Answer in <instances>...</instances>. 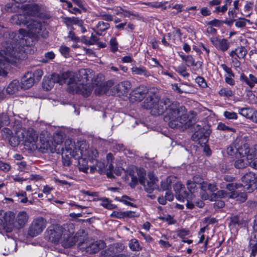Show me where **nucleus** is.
<instances>
[{
	"mask_svg": "<svg viewBox=\"0 0 257 257\" xmlns=\"http://www.w3.org/2000/svg\"><path fill=\"white\" fill-rule=\"evenodd\" d=\"M109 45L110 51L112 52L115 53L118 50V44L115 38L112 37L111 38L109 41Z\"/></svg>",
	"mask_w": 257,
	"mask_h": 257,
	"instance_id": "a18cd8bd",
	"label": "nucleus"
},
{
	"mask_svg": "<svg viewBox=\"0 0 257 257\" xmlns=\"http://www.w3.org/2000/svg\"><path fill=\"white\" fill-rule=\"evenodd\" d=\"M27 30L20 29L19 32L23 37L33 36L39 34L42 30V24L40 22L31 19L27 26Z\"/></svg>",
	"mask_w": 257,
	"mask_h": 257,
	"instance_id": "9d476101",
	"label": "nucleus"
},
{
	"mask_svg": "<svg viewBox=\"0 0 257 257\" xmlns=\"http://www.w3.org/2000/svg\"><path fill=\"white\" fill-rule=\"evenodd\" d=\"M105 243L103 240H97L89 243L86 245V251L89 253H95L103 248Z\"/></svg>",
	"mask_w": 257,
	"mask_h": 257,
	"instance_id": "dca6fc26",
	"label": "nucleus"
},
{
	"mask_svg": "<svg viewBox=\"0 0 257 257\" xmlns=\"http://www.w3.org/2000/svg\"><path fill=\"white\" fill-rule=\"evenodd\" d=\"M12 22L17 25H25L27 26L30 23V17L26 14L16 15L12 17Z\"/></svg>",
	"mask_w": 257,
	"mask_h": 257,
	"instance_id": "412c9836",
	"label": "nucleus"
},
{
	"mask_svg": "<svg viewBox=\"0 0 257 257\" xmlns=\"http://www.w3.org/2000/svg\"><path fill=\"white\" fill-rule=\"evenodd\" d=\"M223 115L228 119H236L238 118L237 114L233 111H225Z\"/></svg>",
	"mask_w": 257,
	"mask_h": 257,
	"instance_id": "864d4df0",
	"label": "nucleus"
},
{
	"mask_svg": "<svg viewBox=\"0 0 257 257\" xmlns=\"http://www.w3.org/2000/svg\"><path fill=\"white\" fill-rule=\"evenodd\" d=\"M107 165L108 162H97L95 166L90 167V171L93 172L94 170H96L100 174L105 173L107 171Z\"/></svg>",
	"mask_w": 257,
	"mask_h": 257,
	"instance_id": "393cba45",
	"label": "nucleus"
},
{
	"mask_svg": "<svg viewBox=\"0 0 257 257\" xmlns=\"http://www.w3.org/2000/svg\"><path fill=\"white\" fill-rule=\"evenodd\" d=\"M230 198L235 199L239 203H243L247 200V195L244 192H234L230 194Z\"/></svg>",
	"mask_w": 257,
	"mask_h": 257,
	"instance_id": "c756f323",
	"label": "nucleus"
},
{
	"mask_svg": "<svg viewBox=\"0 0 257 257\" xmlns=\"http://www.w3.org/2000/svg\"><path fill=\"white\" fill-rule=\"evenodd\" d=\"M93 73L91 70L82 69L74 75L71 72H66L61 75L54 74L50 79H43V87L47 90L51 89L55 83L61 85L67 83L68 91L72 94H81L87 97L92 90L93 85L91 80Z\"/></svg>",
	"mask_w": 257,
	"mask_h": 257,
	"instance_id": "f03ea898",
	"label": "nucleus"
},
{
	"mask_svg": "<svg viewBox=\"0 0 257 257\" xmlns=\"http://www.w3.org/2000/svg\"><path fill=\"white\" fill-rule=\"evenodd\" d=\"M143 107L151 109V113L154 115H161L166 110L164 120L172 128L185 130L195 123L194 117H189L184 106L177 102L170 103V99L167 98L159 100L155 96H150L145 100Z\"/></svg>",
	"mask_w": 257,
	"mask_h": 257,
	"instance_id": "f257e3e1",
	"label": "nucleus"
},
{
	"mask_svg": "<svg viewBox=\"0 0 257 257\" xmlns=\"http://www.w3.org/2000/svg\"><path fill=\"white\" fill-rule=\"evenodd\" d=\"M212 44L219 50L225 52L229 47V43L225 39H218L213 37L211 39Z\"/></svg>",
	"mask_w": 257,
	"mask_h": 257,
	"instance_id": "f3484780",
	"label": "nucleus"
},
{
	"mask_svg": "<svg viewBox=\"0 0 257 257\" xmlns=\"http://www.w3.org/2000/svg\"><path fill=\"white\" fill-rule=\"evenodd\" d=\"M11 166L5 162H0V169L4 172H8L10 170Z\"/></svg>",
	"mask_w": 257,
	"mask_h": 257,
	"instance_id": "69168bd1",
	"label": "nucleus"
},
{
	"mask_svg": "<svg viewBox=\"0 0 257 257\" xmlns=\"http://www.w3.org/2000/svg\"><path fill=\"white\" fill-rule=\"evenodd\" d=\"M137 174L139 177V180L140 183H144V181L146 180V171L143 168H136Z\"/></svg>",
	"mask_w": 257,
	"mask_h": 257,
	"instance_id": "37998d69",
	"label": "nucleus"
},
{
	"mask_svg": "<svg viewBox=\"0 0 257 257\" xmlns=\"http://www.w3.org/2000/svg\"><path fill=\"white\" fill-rule=\"evenodd\" d=\"M64 22L68 26L71 25H82V22L78 18L75 17H64L63 18Z\"/></svg>",
	"mask_w": 257,
	"mask_h": 257,
	"instance_id": "f704fd0d",
	"label": "nucleus"
},
{
	"mask_svg": "<svg viewBox=\"0 0 257 257\" xmlns=\"http://www.w3.org/2000/svg\"><path fill=\"white\" fill-rule=\"evenodd\" d=\"M198 176H194L193 180H188L186 185L189 192L185 190V187L180 183L178 182L174 187L176 193V198L180 201H187L186 204L187 208L192 209L194 208L193 200L194 198V193L197 190L196 183L198 182Z\"/></svg>",
	"mask_w": 257,
	"mask_h": 257,
	"instance_id": "7ed1b4c3",
	"label": "nucleus"
},
{
	"mask_svg": "<svg viewBox=\"0 0 257 257\" xmlns=\"http://www.w3.org/2000/svg\"><path fill=\"white\" fill-rule=\"evenodd\" d=\"M19 82L17 80L12 81L7 88V92L9 94H14L18 90Z\"/></svg>",
	"mask_w": 257,
	"mask_h": 257,
	"instance_id": "473e14b6",
	"label": "nucleus"
},
{
	"mask_svg": "<svg viewBox=\"0 0 257 257\" xmlns=\"http://www.w3.org/2000/svg\"><path fill=\"white\" fill-rule=\"evenodd\" d=\"M76 149H78L80 151L82 156H83L85 153L87 152L89 150V145L85 141H78L77 143Z\"/></svg>",
	"mask_w": 257,
	"mask_h": 257,
	"instance_id": "72a5a7b5",
	"label": "nucleus"
},
{
	"mask_svg": "<svg viewBox=\"0 0 257 257\" xmlns=\"http://www.w3.org/2000/svg\"><path fill=\"white\" fill-rule=\"evenodd\" d=\"M21 135L22 141L28 150L32 151L38 149L37 143L38 136L33 128L23 129Z\"/></svg>",
	"mask_w": 257,
	"mask_h": 257,
	"instance_id": "0eeeda50",
	"label": "nucleus"
},
{
	"mask_svg": "<svg viewBox=\"0 0 257 257\" xmlns=\"http://www.w3.org/2000/svg\"><path fill=\"white\" fill-rule=\"evenodd\" d=\"M235 152H238L241 157L251 156L249 155V145L244 138H237L233 144L227 147V153L229 155L232 156Z\"/></svg>",
	"mask_w": 257,
	"mask_h": 257,
	"instance_id": "20e7f679",
	"label": "nucleus"
},
{
	"mask_svg": "<svg viewBox=\"0 0 257 257\" xmlns=\"http://www.w3.org/2000/svg\"><path fill=\"white\" fill-rule=\"evenodd\" d=\"M17 197L18 198V201L21 203H25L28 202V198L26 196V193L25 191H21L18 193H16Z\"/></svg>",
	"mask_w": 257,
	"mask_h": 257,
	"instance_id": "09e8293b",
	"label": "nucleus"
},
{
	"mask_svg": "<svg viewBox=\"0 0 257 257\" xmlns=\"http://www.w3.org/2000/svg\"><path fill=\"white\" fill-rule=\"evenodd\" d=\"M129 246L134 251H139L141 249L139 243L136 239H132L130 241Z\"/></svg>",
	"mask_w": 257,
	"mask_h": 257,
	"instance_id": "79ce46f5",
	"label": "nucleus"
},
{
	"mask_svg": "<svg viewBox=\"0 0 257 257\" xmlns=\"http://www.w3.org/2000/svg\"><path fill=\"white\" fill-rule=\"evenodd\" d=\"M131 71L134 75H143L145 77H149L151 75L149 72L143 66L133 67L131 68Z\"/></svg>",
	"mask_w": 257,
	"mask_h": 257,
	"instance_id": "cd10ccee",
	"label": "nucleus"
},
{
	"mask_svg": "<svg viewBox=\"0 0 257 257\" xmlns=\"http://www.w3.org/2000/svg\"><path fill=\"white\" fill-rule=\"evenodd\" d=\"M223 23L224 22L222 21L215 19L210 21L207 22L206 24L208 26L219 28L222 26Z\"/></svg>",
	"mask_w": 257,
	"mask_h": 257,
	"instance_id": "8fccbe9b",
	"label": "nucleus"
},
{
	"mask_svg": "<svg viewBox=\"0 0 257 257\" xmlns=\"http://www.w3.org/2000/svg\"><path fill=\"white\" fill-rule=\"evenodd\" d=\"M69 228L66 229V235L63 236L64 242L63 245L66 247H70L75 244L76 242H79V244L83 243L84 237L82 234L84 233L83 230H80L75 235H73V232L69 230Z\"/></svg>",
	"mask_w": 257,
	"mask_h": 257,
	"instance_id": "1a4fd4ad",
	"label": "nucleus"
},
{
	"mask_svg": "<svg viewBox=\"0 0 257 257\" xmlns=\"http://www.w3.org/2000/svg\"><path fill=\"white\" fill-rule=\"evenodd\" d=\"M249 250H250V257H255L257 254V239H251L250 238Z\"/></svg>",
	"mask_w": 257,
	"mask_h": 257,
	"instance_id": "c9c22d12",
	"label": "nucleus"
},
{
	"mask_svg": "<svg viewBox=\"0 0 257 257\" xmlns=\"http://www.w3.org/2000/svg\"><path fill=\"white\" fill-rule=\"evenodd\" d=\"M124 248V246L122 243H116L110 245L107 251L115 254L122 251Z\"/></svg>",
	"mask_w": 257,
	"mask_h": 257,
	"instance_id": "7c9ffc66",
	"label": "nucleus"
},
{
	"mask_svg": "<svg viewBox=\"0 0 257 257\" xmlns=\"http://www.w3.org/2000/svg\"><path fill=\"white\" fill-rule=\"evenodd\" d=\"M196 83L202 87H205L207 86V84L205 81V79L200 76H198L195 79Z\"/></svg>",
	"mask_w": 257,
	"mask_h": 257,
	"instance_id": "0e129e2a",
	"label": "nucleus"
},
{
	"mask_svg": "<svg viewBox=\"0 0 257 257\" xmlns=\"http://www.w3.org/2000/svg\"><path fill=\"white\" fill-rule=\"evenodd\" d=\"M96 16V17H99L106 21H113V16L110 14L99 13V14H97Z\"/></svg>",
	"mask_w": 257,
	"mask_h": 257,
	"instance_id": "6e6d98bb",
	"label": "nucleus"
},
{
	"mask_svg": "<svg viewBox=\"0 0 257 257\" xmlns=\"http://www.w3.org/2000/svg\"><path fill=\"white\" fill-rule=\"evenodd\" d=\"M230 194L228 192L224 190H219L216 193H213L210 196V200L213 201L218 198H223L225 197L230 198Z\"/></svg>",
	"mask_w": 257,
	"mask_h": 257,
	"instance_id": "2f4dec72",
	"label": "nucleus"
},
{
	"mask_svg": "<svg viewBox=\"0 0 257 257\" xmlns=\"http://www.w3.org/2000/svg\"><path fill=\"white\" fill-rule=\"evenodd\" d=\"M217 129L219 130H221L225 132H235V129L232 127H230L225 124L220 122L217 126Z\"/></svg>",
	"mask_w": 257,
	"mask_h": 257,
	"instance_id": "5fc2aeb1",
	"label": "nucleus"
},
{
	"mask_svg": "<svg viewBox=\"0 0 257 257\" xmlns=\"http://www.w3.org/2000/svg\"><path fill=\"white\" fill-rule=\"evenodd\" d=\"M250 164H251V162H247L246 163L245 162H234V166L237 169H241L245 168L249 165L250 166Z\"/></svg>",
	"mask_w": 257,
	"mask_h": 257,
	"instance_id": "4d7b16f0",
	"label": "nucleus"
},
{
	"mask_svg": "<svg viewBox=\"0 0 257 257\" xmlns=\"http://www.w3.org/2000/svg\"><path fill=\"white\" fill-rule=\"evenodd\" d=\"M201 188L203 189H207L208 190L212 192H214L217 190V186L214 184H208L207 183L203 182L201 186Z\"/></svg>",
	"mask_w": 257,
	"mask_h": 257,
	"instance_id": "49530a36",
	"label": "nucleus"
},
{
	"mask_svg": "<svg viewBox=\"0 0 257 257\" xmlns=\"http://www.w3.org/2000/svg\"><path fill=\"white\" fill-rule=\"evenodd\" d=\"M247 51L245 48L243 46H239L237 47L234 50H232L229 53L230 57L233 58L235 56L239 59H244L247 54Z\"/></svg>",
	"mask_w": 257,
	"mask_h": 257,
	"instance_id": "b1692460",
	"label": "nucleus"
},
{
	"mask_svg": "<svg viewBox=\"0 0 257 257\" xmlns=\"http://www.w3.org/2000/svg\"><path fill=\"white\" fill-rule=\"evenodd\" d=\"M128 200H132V199L127 196H123L120 200L121 202H123L124 204L133 207H136V205L133 203L128 201Z\"/></svg>",
	"mask_w": 257,
	"mask_h": 257,
	"instance_id": "e2e57ef3",
	"label": "nucleus"
},
{
	"mask_svg": "<svg viewBox=\"0 0 257 257\" xmlns=\"http://www.w3.org/2000/svg\"><path fill=\"white\" fill-rule=\"evenodd\" d=\"M110 27L109 24L103 21H99L96 26L95 32L98 35H102L103 33Z\"/></svg>",
	"mask_w": 257,
	"mask_h": 257,
	"instance_id": "a878e982",
	"label": "nucleus"
},
{
	"mask_svg": "<svg viewBox=\"0 0 257 257\" xmlns=\"http://www.w3.org/2000/svg\"><path fill=\"white\" fill-rule=\"evenodd\" d=\"M250 154H251L250 156H245V157H246L247 160L257 158V144L255 145L251 149H249V155Z\"/></svg>",
	"mask_w": 257,
	"mask_h": 257,
	"instance_id": "603ef678",
	"label": "nucleus"
},
{
	"mask_svg": "<svg viewBox=\"0 0 257 257\" xmlns=\"http://www.w3.org/2000/svg\"><path fill=\"white\" fill-rule=\"evenodd\" d=\"M135 212L131 211L124 212L113 211L111 214V216L119 219L125 217L131 218L135 216Z\"/></svg>",
	"mask_w": 257,
	"mask_h": 257,
	"instance_id": "c85d7f7f",
	"label": "nucleus"
},
{
	"mask_svg": "<svg viewBox=\"0 0 257 257\" xmlns=\"http://www.w3.org/2000/svg\"><path fill=\"white\" fill-rule=\"evenodd\" d=\"M34 82L33 73L28 72L22 78L21 87L25 89H29L33 85Z\"/></svg>",
	"mask_w": 257,
	"mask_h": 257,
	"instance_id": "aec40b11",
	"label": "nucleus"
},
{
	"mask_svg": "<svg viewBox=\"0 0 257 257\" xmlns=\"http://www.w3.org/2000/svg\"><path fill=\"white\" fill-rule=\"evenodd\" d=\"M70 49L65 46H61L59 48L60 53L65 57H67L69 54Z\"/></svg>",
	"mask_w": 257,
	"mask_h": 257,
	"instance_id": "bf43d9fd",
	"label": "nucleus"
},
{
	"mask_svg": "<svg viewBox=\"0 0 257 257\" xmlns=\"http://www.w3.org/2000/svg\"><path fill=\"white\" fill-rule=\"evenodd\" d=\"M232 21H235V25L237 28H243L246 26V22H249V20L245 19H240L238 20H233Z\"/></svg>",
	"mask_w": 257,
	"mask_h": 257,
	"instance_id": "13d9d810",
	"label": "nucleus"
},
{
	"mask_svg": "<svg viewBox=\"0 0 257 257\" xmlns=\"http://www.w3.org/2000/svg\"><path fill=\"white\" fill-rule=\"evenodd\" d=\"M46 221L42 217L35 219L30 224L28 232V237H34L39 235L46 227Z\"/></svg>",
	"mask_w": 257,
	"mask_h": 257,
	"instance_id": "6e6552de",
	"label": "nucleus"
},
{
	"mask_svg": "<svg viewBox=\"0 0 257 257\" xmlns=\"http://www.w3.org/2000/svg\"><path fill=\"white\" fill-rule=\"evenodd\" d=\"M25 9L27 11L29 16H32L36 17L41 16V8L39 5L36 4H28L25 6Z\"/></svg>",
	"mask_w": 257,
	"mask_h": 257,
	"instance_id": "a211bd4d",
	"label": "nucleus"
},
{
	"mask_svg": "<svg viewBox=\"0 0 257 257\" xmlns=\"http://www.w3.org/2000/svg\"><path fill=\"white\" fill-rule=\"evenodd\" d=\"M221 96L229 97L233 96L234 93L229 88H222L218 92Z\"/></svg>",
	"mask_w": 257,
	"mask_h": 257,
	"instance_id": "a19ab883",
	"label": "nucleus"
},
{
	"mask_svg": "<svg viewBox=\"0 0 257 257\" xmlns=\"http://www.w3.org/2000/svg\"><path fill=\"white\" fill-rule=\"evenodd\" d=\"M29 216L24 211L19 212L17 215L15 221V226L18 228L23 227L27 223Z\"/></svg>",
	"mask_w": 257,
	"mask_h": 257,
	"instance_id": "6ab92c4d",
	"label": "nucleus"
},
{
	"mask_svg": "<svg viewBox=\"0 0 257 257\" xmlns=\"http://www.w3.org/2000/svg\"><path fill=\"white\" fill-rule=\"evenodd\" d=\"M98 155V152L96 149L91 148L87 151V152L85 153L83 156L88 157L89 159L93 160L97 158Z\"/></svg>",
	"mask_w": 257,
	"mask_h": 257,
	"instance_id": "ea45409f",
	"label": "nucleus"
},
{
	"mask_svg": "<svg viewBox=\"0 0 257 257\" xmlns=\"http://www.w3.org/2000/svg\"><path fill=\"white\" fill-rule=\"evenodd\" d=\"M250 237L251 239H257V216L255 217L253 222L252 231Z\"/></svg>",
	"mask_w": 257,
	"mask_h": 257,
	"instance_id": "de8ad7c7",
	"label": "nucleus"
},
{
	"mask_svg": "<svg viewBox=\"0 0 257 257\" xmlns=\"http://www.w3.org/2000/svg\"><path fill=\"white\" fill-rule=\"evenodd\" d=\"M148 92V89L147 87L141 85L136 88L132 92V98L136 101H141L146 96Z\"/></svg>",
	"mask_w": 257,
	"mask_h": 257,
	"instance_id": "2eb2a0df",
	"label": "nucleus"
},
{
	"mask_svg": "<svg viewBox=\"0 0 257 257\" xmlns=\"http://www.w3.org/2000/svg\"><path fill=\"white\" fill-rule=\"evenodd\" d=\"M180 57L181 58L182 60L185 61L187 65L188 66H196V69L195 70H196L197 69L201 68L202 67V63L199 61H197L195 62L194 59L191 55H186L183 54V53L179 54Z\"/></svg>",
	"mask_w": 257,
	"mask_h": 257,
	"instance_id": "5701e85b",
	"label": "nucleus"
},
{
	"mask_svg": "<svg viewBox=\"0 0 257 257\" xmlns=\"http://www.w3.org/2000/svg\"><path fill=\"white\" fill-rule=\"evenodd\" d=\"M101 205L104 207L110 210L113 209L116 207V206L111 204L107 198L103 199Z\"/></svg>",
	"mask_w": 257,
	"mask_h": 257,
	"instance_id": "3c124183",
	"label": "nucleus"
},
{
	"mask_svg": "<svg viewBox=\"0 0 257 257\" xmlns=\"http://www.w3.org/2000/svg\"><path fill=\"white\" fill-rule=\"evenodd\" d=\"M234 74L233 76L225 75V81L226 83L230 85H234L235 84V81L233 79Z\"/></svg>",
	"mask_w": 257,
	"mask_h": 257,
	"instance_id": "680f3d73",
	"label": "nucleus"
},
{
	"mask_svg": "<svg viewBox=\"0 0 257 257\" xmlns=\"http://www.w3.org/2000/svg\"><path fill=\"white\" fill-rule=\"evenodd\" d=\"M220 67L227 73L226 75L233 76L234 73L232 72L231 69L228 67L226 64H222L220 65Z\"/></svg>",
	"mask_w": 257,
	"mask_h": 257,
	"instance_id": "338daca9",
	"label": "nucleus"
},
{
	"mask_svg": "<svg viewBox=\"0 0 257 257\" xmlns=\"http://www.w3.org/2000/svg\"><path fill=\"white\" fill-rule=\"evenodd\" d=\"M72 224H64L63 226L59 225H53L48 227L46 231V236L48 239L55 243H58L62 235H66V229L71 228Z\"/></svg>",
	"mask_w": 257,
	"mask_h": 257,
	"instance_id": "39448f33",
	"label": "nucleus"
},
{
	"mask_svg": "<svg viewBox=\"0 0 257 257\" xmlns=\"http://www.w3.org/2000/svg\"><path fill=\"white\" fill-rule=\"evenodd\" d=\"M98 38L95 35H93L92 34H91L90 39H89V40H87V41L85 42V44L89 45H93L96 43L98 41Z\"/></svg>",
	"mask_w": 257,
	"mask_h": 257,
	"instance_id": "774afa93",
	"label": "nucleus"
},
{
	"mask_svg": "<svg viewBox=\"0 0 257 257\" xmlns=\"http://www.w3.org/2000/svg\"><path fill=\"white\" fill-rule=\"evenodd\" d=\"M255 174L252 172H249L245 174L241 178L242 181L246 184L247 186H243V191H248V192H251L253 189L251 188V186L254 185L255 183Z\"/></svg>",
	"mask_w": 257,
	"mask_h": 257,
	"instance_id": "ddd939ff",
	"label": "nucleus"
},
{
	"mask_svg": "<svg viewBox=\"0 0 257 257\" xmlns=\"http://www.w3.org/2000/svg\"><path fill=\"white\" fill-rule=\"evenodd\" d=\"M240 80L245 82L250 88H252L255 84H257V77L252 74H249L248 77L242 75L240 76Z\"/></svg>",
	"mask_w": 257,
	"mask_h": 257,
	"instance_id": "bb28decb",
	"label": "nucleus"
},
{
	"mask_svg": "<svg viewBox=\"0 0 257 257\" xmlns=\"http://www.w3.org/2000/svg\"><path fill=\"white\" fill-rule=\"evenodd\" d=\"M195 126L197 127V130L193 135L192 140L194 141H198L199 143H205L207 140V135L205 133V130L199 124L195 125L194 127Z\"/></svg>",
	"mask_w": 257,
	"mask_h": 257,
	"instance_id": "4468645a",
	"label": "nucleus"
},
{
	"mask_svg": "<svg viewBox=\"0 0 257 257\" xmlns=\"http://www.w3.org/2000/svg\"><path fill=\"white\" fill-rule=\"evenodd\" d=\"M149 180H146L144 181V183H141L144 186L146 191L151 193L153 192L155 188H156V179L152 175H149Z\"/></svg>",
	"mask_w": 257,
	"mask_h": 257,
	"instance_id": "4be33fe9",
	"label": "nucleus"
},
{
	"mask_svg": "<svg viewBox=\"0 0 257 257\" xmlns=\"http://www.w3.org/2000/svg\"><path fill=\"white\" fill-rule=\"evenodd\" d=\"M65 148L60 150L62 151V157L63 161H70L73 152L76 151V146L75 143L71 139H66L64 142Z\"/></svg>",
	"mask_w": 257,
	"mask_h": 257,
	"instance_id": "9b49d317",
	"label": "nucleus"
},
{
	"mask_svg": "<svg viewBox=\"0 0 257 257\" xmlns=\"http://www.w3.org/2000/svg\"><path fill=\"white\" fill-rule=\"evenodd\" d=\"M33 75H34V78H35V80L38 81L43 75V72L41 69H37L34 73H33Z\"/></svg>",
	"mask_w": 257,
	"mask_h": 257,
	"instance_id": "052dcab7",
	"label": "nucleus"
},
{
	"mask_svg": "<svg viewBox=\"0 0 257 257\" xmlns=\"http://www.w3.org/2000/svg\"><path fill=\"white\" fill-rule=\"evenodd\" d=\"M231 222L234 225L240 226L244 224V220L240 215L233 216L231 218Z\"/></svg>",
	"mask_w": 257,
	"mask_h": 257,
	"instance_id": "58836bf2",
	"label": "nucleus"
},
{
	"mask_svg": "<svg viewBox=\"0 0 257 257\" xmlns=\"http://www.w3.org/2000/svg\"><path fill=\"white\" fill-rule=\"evenodd\" d=\"M241 188H243V185L239 183H232L226 185V188L230 191V192H228V194L233 193L234 192H237L238 191L236 190Z\"/></svg>",
	"mask_w": 257,
	"mask_h": 257,
	"instance_id": "e433bc0d",
	"label": "nucleus"
},
{
	"mask_svg": "<svg viewBox=\"0 0 257 257\" xmlns=\"http://www.w3.org/2000/svg\"><path fill=\"white\" fill-rule=\"evenodd\" d=\"M51 140H41V148L46 150H49L51 153L57 152L59 153L60 150H63L62 143L63 141V135L61 134H55Z\"/></svg>",
	"mask_w": 257,
	"mask_h": 257,
	"instance_id": "423d86ee",
	"label": "nucleus"
},
{
	"mask_svg": "<svg viewBox=\"0 0 257 257\" xmlns=\"http://www.w3.org/2000/svg\"><path fill=\"white\" fill-rule=\"evenodd\" d=\"M238 111L240 115L247 118L252 117V111L249 108H238Z\"/></svg>",
	"mask_w": 257,
	"mask_h": 257,
	"instance_id": "4c0bfd02",
	"label": "nucleus"
},
{
	"mask_svg": "<svg viewBox=\"0 0 257 257\" xmlns=\"http://www.w3.org/2000/svg\"><path fill=\"white\" fill-rule=\"evenodd\" d=\"M171 179L170 177L162 181L161 183V187L163 190H167L171 188Z\"/></svg>",
	"mask_w": 257,
	"mask_h": 257,
	"instance_id": "c03bdc74",
	"label": "nucleus"
},
{
	"mask_svg": "<svg viewBox=\"0 0 257 257\" xmlns=\"http://www.w3.org/2000/svg\"><path fill=\"white\" fill-rule=\"evenodd\" d=\"M131 88V84L128 81H122L113 87V92L118 96L126 95Z\"/></svg>",
	"mask_w": 257,
	"mask_h": 257,
	"instance_id": "f8f14e48",
	"label": "nucleus"
}]
</instances>
